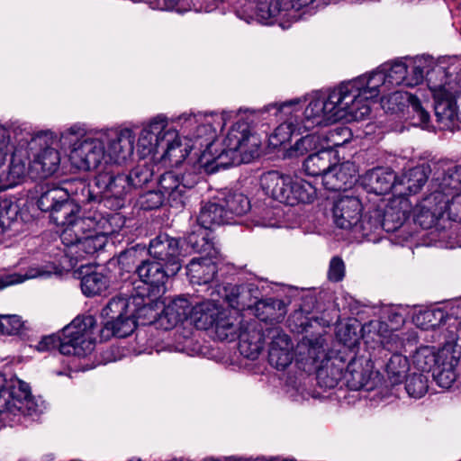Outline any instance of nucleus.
Masks as SVG:
<instances>
[{
	"label": "nucleus",
	"instance_id": "1",
	"mask_svg": "<svg viewBox=\"0 0 461 461\" xmlns=\"http://www.w3.org/2000/svg\"><path fill=\"white\" fill-rule=\"evenodd\" d=\"M386 86V74L380 66L367 77L360 76L326 91L319 89V102H322V122L319 125L365 120L371 113L370 102H375L381 87Z\"/></svg>",
	"mask_w": 461,
	"mask_h": 461
},
{
	"label": "nucleus",
	"instance_id": "2",
	"mask_svg": "<svg viewBox=\"0 0 461 461\" xmlns=\"http://www.w3.org/2000/svg\"><path fill=\"white\" fill-rule=\"evenodd\" d=\"M13 134L14 151L7 170L0 173V191L21 184L27 177L32 179L30 151L36 144L41 143L42 139H46V141L53 140L51 131L46 130L32 133L26 125H14Z\"/></svg>",
	"mask_w": 461,
	"mask_h": 461
},
{
	"label": "nucleus",
	"instance_id": "3",
	"mask_svg": "<svg viewBox=\"0 0 461 461\" xmlns=\"http://www.w3.org/2000/svg\"><path fill=\"white\" fill-rule=\"evenodd\" d=\"M96 321L94 316H77L62 330L61 336L44 337L37 345L39 351L58 348L62 355L86 357L90 354L95 344L94 330Z\"/></svg>",
	"mask_w": 461,
	"mask_h": 461
},
{
	"label": "nucleus",
	"instance_id": "4",
	"mask_svg": "<svg viewBox=\"0 0 461 461\" xmlns=\"http://www.w3.org/2000/svg\"><path fill=\"white\" fill-rule=\"evenodd\" d=\"M59 138L63 145L70 147L68 159L73 167L90 171L107 162L102 131L86 135L83 126L74 124L64 130Z\"/></svg>",
	"mask_w": 461,
	"mask_h": 461
},
{
	"label": "nucleus",
	"instance_id": "5",
	"mask_svg": "<svg viewBox=\"0 0 461 461\" xmlns=\"http://www.w3.org/2000/svg\"><path fill=\"white\" fill-rule=\"evenodd\" d=\"M199 179V175L194 171H186L181 176L172 171L167 172L160 176V189L143 194L139 198V203L143 210L158 209L167 196L171 207L184 208L188 202L190 192Z\"/></svg>",
	"mask_w": 461,
	"mask_h": 461
},
{
	"label": "nucleus",
	"instance_id": "6",
	"mask_svg": "<svg viewBox=\"0 0 461 461\" xmlns=\"http://www.w3.org/2000/svg\"><path fill=\"white\" fill-rule=\"evenodd\" d=\"M215 338L219 340L232 341L240 339L239 350L247 358L256 359L262 350L261 331L256 321L242 323L241 317L222 310L212 327Z\"/></svg>",
	"mask_w": 461,
	"mask_h": 461
},
{
	"label": "nucleus",
	"instance_id": "7",
	"mask_svg": "<svg viewBox=\"0 0 461 461\" xmlns=\"http://www.w3.org/2000/svg\"><path fill=\"white\" fill-rule=\"evenodd\" d=\"M461 351L450 347L435 350L434 347H421L413 356V364L420 373L431 376L442 388H450L456 380V368Z\"/></svg>",
	"mask_w": 461,
	"mask_h": 461
},
{
	"label": "nucleus",
	"instance_id": "8",
	"mask_svg": "<svg viewBox=\"0 0 461 461\" xmlns=\"http://www.w3.org/2000/svg\"><path fill=\"white\" fill-rule=\"evenodd\" d=\"M41 411V404L32 396L26 383L0 374V422L10 423L16 417L33 416Z\"/></svg>",
	"mask_w": 461,
	"mask_h": 461
},
{
	"label": "nucleus",
	"instance_id": "9",
	"mask_svg": "<svg viewBox=\"0 0 461 461\" xmlns=\"http://www.w3.org/2000/svg\"><path fill=\"white\" fill-rule=\"evenodd\" d=\"M261 141L251 132L248 122L240 121L231 126L223 140V149L215 158L217 167H229L249 163L259 156Z\"/></svg>",
	"mask_w": 461,
	"mask_h": 461
},
{
	"label": "nucleus",
	"instance_id": "10",
	"mask_svg": "<svg viewBox=\"0 0 461 461\" xmlns=\"http://www.w3.org/2000/svg\"><path fill=\"white\" fill-rule=\"evenodd\" d=\"M260 185L266 194L291 206L299 203H312L317 194L316 179L298 181L294 180L290 175L274 170L261 176Z\"/></svg>",
	"mask_w": 461,
	"mask_h": 461
},
{
	"label": "nucleus",
	"instance_id": "11",
	"mask_svg": "<svg viewBox=\"0 0 461 461\" xmlns=\"http://www.w3.org/2000/svg\"><path fill=\"white\" fill-rule=\"evenodd\" d=\"M82 216L70 221L63 229L60 239L65 249L66 256L77 264L88 256L94 255L102 249L107 241L104 235L99 234L90 226Z\"/></svg>",
	"mask_w": 461,
	"mask_h": 461
},
{
	"label": "nucleus",
	"instance_id": "12",
	"mask_svg": "<svg viewBox=\"0 0 461 461\" xmlns=\"http://www.w3.org/2000/svg\"><path fill=\"white\" fill-rule=\"evenodd\" d=\"M231 115L230 112L210 114L184 113L171 121L181 127L185 139L198 142L200 149L205 147L211 150L217 131L224 128Z\"/></svg>",
	"mask_w": 461,
	"mask_h": 461
},
{
	"label": "nucleus",
	"instance_id": "13",
	"mask_svg": "<svg viewBox=\"0 0 461 461\" xmlns=\"http://www.w3.org/2000/svg\"><path fill=\"white\" fill-rule=\"evenodd\" d=\"M131 304L127 296L113 297L101 312L104 327L101 330V338L107 339L112 336L125 338L131 335L136 328Z\"/></svg>",
	"mask_w": 461,
	"mask_h": 461
},
{
	"label": "nucleus",
	"instance_id": "14",
	"mask_svg": "<svg viewBox=\"0 0 461 461\" xmlns=\"http://www.w3.org/2000/svg\"><path fill=\"white\" fill-rule=\"evenodd\" d=\"M68 190L64 186L47 187L37 201L38 208L49 212L51 221L63 228L79 217V206L72 199H68Z\"/></svg>",
	"mask_w": 461,
	"mask_h": 461
},
{
	"label": "nucleus",
	"instance_id": "15",
	"mask_svg": "<svg viewBox=\"0 0 461 461\" xmlns=\"http://www.w3.org/2000/svg\"><path fill=\"white\" fill-rule=\"evenodd\" d=\"M374 368L375 362L370 356H358L357 353L348 356L343 371V385L351 391L373 390L375 387Z\"/></svg>",
	"mask_w": 461,
	"mask_h": 461
},
{
	"label": "nucleus",
	"instance_id": "16",
	"mask_svg": "<svg viewBox=\"0 0 461 461\" xmlns=\"http://www.w3.org/2000/svg\"><path fill=\"white\" fill-rule=\"evenodd\" d=\"M258 330L263 334L262 347L264 340L269 339L268 361L276 369H285L294 359L293 343L290 337L278 326L262 327L258 324Z\"/></svg>",
	"mask_w": 461,
	"mask_h": 461
},
{
	"label": "nucleus",
	"instance_id": "17",
	"mask_svg": "<svg viewBox=\"0 0 461 461\" xmlns=\"http://www.w3.org/2000/svg\"><path fill=\"white\" fill-rule=\"evenodd\" d=\"M106 160L123 163L133 154L135 133L129 128L103 131Z\"/></svg>",
	"mask_w": 461,
	"mask_h": 461
},
{
	"label": "nucleus",
	"instance_id": "18",
	"mask_svg": "<svg viewBox=\"0 0 461 461\" xmlns=\"http://www.w3.org/2000/svg\"><path fill=\"white\" fill-rule=\"evenodd\" d=\"M168 127V119L163 114L155 116L143 127L137 142V151L141 158L156 156L160 153Z\"/></svg>",
	"mask_w": 461,
	"mask_h": 461
},
{
	"label": "nucleus",
	"instance_id": "19",
	"mask_svg": "<svg viewBox=\"0 0 461 461\" xmlns=\"http://www.w3.org/2000/svg\"><path fill=\"white\" fill-rule=\"evenodd\" d=\"M347 357L341 349H328L319 363V388L325 390L343 386V371Z\"/></svg>",
	"mask_w": 461,
	"mask_h": 461
},
{
	"label": "nucleus",
	"instance_id": "20",
	"mask_svg": "<svg viewBox=\"0 0 461 461\" xmlns=\"http://www.w3.org/2000/svg\"><path fill=\"white\" fill-rule=\"evenodd\" d=\"M331 212L336 227L355 230L361 219L363 204L357 196L342 195L333 199Z\"/></svg>",
	"mask_w": 461,
	"mask_h": 461
},
{
	"label": "nucleus",
	"instance_id": "21",
	"mask_svg": "<svg viewBox=\"0 0 461 461\" xmlns=\"http://www.w3.org/2000/svg\"><path fill=\"white\" fill-rule=\"evenodd\" d=\"M95 186L98 190L100 199L109 203L114 199V206H122L123 197L131 190L126 175H113L110 172H102L95 178Z\"/></svg>",
	"mask_w": 461,
	"mask_h": 461
},
{
	"label": "nucleus",
	"instance_id": "22",
	"mask_svg": "<svg viewBox=\"0 0 461 461\" xmlns=\"http://www.w3.org/2000/svg\"><path fill=\"white\" fill-rule=\"evenodd\" d=\"M149 254L158 261L165 262L171 275H176L181 268L179 242L167 234H159L150 240Z\"/></svg>",
	"mask_w": 461,
	"mask_h": 461
},
{
	"label": "nucleus",
	"instance_id": "23",
	"mask_svg": "<svg viewBox=\"0 0 461 461\" xmlns=\"http://www.w3.org/2000/svg\"><path fill=\"white\" fill-rule=\"evenodd\" d=\"M364 327L357 319H348L339 322L335 328L336 345L330 349H341L342 355L348 356L358 353L359 345L363 339Z\"/></svg>",
	"mask_w": 461,
	"mask_h": 461
},
{
	"label": "nucleus",
	"instance_id": "24",
	"mask_svg": "<svg viewBox=\"0 0 461 461\" xmlns=\"http://www.w3.org/2000/svg\"><path fill=\"white\" fill-rule=\"evenodd\" d=\"M362 185L368 193L384 195L390 192L399 195V181L394 171L389 167H375L362 177Z\"/></svg>",
	"mask_w": 461,
	"mask_h": 461
},
{
	"label": "nucleus",
	"instance_id": "25",
	"mask_svg": "<svg viewBox=\"0 0 461 461\" xmlns=\"http://www.w3.org/2000/svg\"><path fill=\"white\" fill-rule=\"evenodd\" d=\"M56 136L53 134L52 140L42 139L41 143L37 145L46 144L47 147L42 149L40 152L33 155V159L31 163V172L32 173V179H43L54 175L59 168L61 157L58 149L50 147V144L54 142Z\"/></svg>",
	"mask_w": 461,
	"mask_h": 461
},
{
	"label": "nucleus",
	"instance_id": "26",
	"mask_svg": "<svg viewBox=\"0 0 461 461\" xmlns=\"http://www.w3.org/2000/svg\"><path fill=\"white\" fill-rule=\"evenodd\" d=\"M159 294H160L157 293H149L145 295L137 291L135 294L127 297L129 304H131L130 309H131L135 320L143 319L149 323L155 321H159L161 309L164 305V303L158 300Z\"/></svg>",
	"mask_w": 461,
	"mask_h": 461
},
{
	"label": "nucleus",
	"instance_id": "27",
	"mask_svg": "<svg viewBox=\"0 0 461 461\" xmlns=\"http://www.w3.org/2000/svg\"><path fill=\"white\" fill-rule=\"evenodd\" d=\"M194 148V143L183 142L178 131L169 125L160 149V159L170 166H178Z\"/></svg>",
	"mask_w": 461,
	"mask_h": 461
},
{
	"label": "nucleus",
	"instance_id": "28",
	"mask_svg": "<svg viewBox=\"0 0 461 461\" xmlns=\"http://www.w3.org/2000/svg\"><path fill=\"white\" fill-rule=\"evenodd\" d=\"M166 267L158 261L144 260L137 267L136 273L144 285L151 287V293L162 294L166 282L172 276L168 266Z\"/></svg>",
	"mask_w": 461,
	"mask_h": 461
},
{
	"label": "nucleus",
	"instance_id": "29",
	"mask_svg": "<svg viewBox=\"0 0 461 461\" xmlns=\"http://www.w3.org/2000/svg\"><path fill=\"white\" fill-rule=\"evenodd\" d=\"M192 303L187 298L178 296L163 307L159 323L165 330H170L188 318L191 320Z\"/></svg>",
	"mask_w": 461,
	"mask_h": 461
},
{
	"label": "nucleus",
	"instance_id": "30",
	"mask_svg": "<svg viewBox=\"0 0 461 461\" xmlns=\"http://www.w3.org/2000/svg\"><path fill=\"white\" fill-rule=\"evenodd\" d=\"M388 102L392 104H395L397 105L396 108L390 107V109L397 110L399 112H403L404 107L407 106L408 109H411L409 112L412 113V117L418 118V124L423 128L428 127L430 115L422 106V104L417 95L409 93L402 94L395 92L390 96Z\"/></svg>",
	"mask_w": 461,
	"mask_h": 461
},
{
	"label": "nucleus",
	"instance_id": "31",
	"mask_svg": "<svg viewBox=\"0 0 461 461\" xmlns=\"http://www.w3.org/2000/svg\"><path fill=\"white\" fill-rule=\"evenodd\" d=\"M197 221L201 227L206 230L230 223L220 196L202 204Z\"/></svg>",
	"mask_w": 461,
	"mask_h": 461
},
{
	"label": "nucleus",
	"instance_id": "32",
	"mask_svg": "<svg viewBox=\"0 0 461 461\" xmlns=\"http://www.w3.org/2000/svg\"><path fill=\"white\" fill-rule=\"evenodd\" d=\"M381 214H384V231L390 233L398 230L410 218L411 210L406 200L400 201L397 204L393 201L381 207Z\"/></svg>",
	"mask_w": 461,
	"mask_h": 461
},
{
	"label": "nucleus",
	"instance_id": "33",
	"mask_svg": "<svg viewBox=\"0 0 461 461\" xmlns=\"http://www.w3.org/2000/svg\"><path fill=\"white\" fill-rule=\"evenodd\" d=\"M82 217L91 223L90 226L94 230L99 234L104 235L105 238L118 232L124 224V220L119 213L104 215L102 212L95 211L88 212Z\"/></svg>",
	"mask_w": 461,
	"mask_h": 461
},
{
	"label": "nucleus",
	"instance_id": "34",
	"mask_svg": "<svg viewBox=\"0 0 461 461\" xmlns=\"http://www.w3.org/2000/svg\"><path fill=\"white\" fill-rule=\"evenodd\" d=\"M431 169L429 165L422 164L410 168L401 179L399 186L403 185L404 191L399 190V195H412L418 194L427 183Z\"/></svg>",
	"mask_w": 461,
	"mask_h": 461
},
{
	"label": "nucleus",
	"instance_id": "35",
	"mask_svg": "<svg viewBox=\"0 0 461 461\" xmlns=\"http://www.w3.org/2000/svg\"><path fill=\"white\" fill-rule=\"evenodd\" d=\"M223 308L213 301H203L192 307L191 321L199 330L212 329Z\"/></svg>",
	"mask_w": 461,
	"mask_h": 461
},
{
	"label": "nucleus",
	"instance_id": "36",
	"mask_svg": "<svg viewBox=\"0 0 461 461\" xmlns=\"http://www.w3.org/2000/svg\"><path fill=\"white\" fill-rule=\"evenodd\" d=\"M186 269L190 282L196 285L210 283L217 273V266L210 258H194Z\"/></svg>",
	"mask_w": 461,
	"mask_h": 461
},
{
	"label": "nucleus",
	"instance_id": "37",
	"mask_svg": "<svg viewBox=\"0 0 461 461\" xmlns=\"http://www.w3.org/2000/svg\"><path fill=\"white\" fill-rule=\"evenodd\" d=\"M449 314L441 307H426L420 309L412 316L413 323L423 330H435L445 324Z\"/></svg>",
	"mask_w": 461,
	"mask_h": 461
},
{
	"label": "nucleus",
	"instance_id": "38",
	"mask_svg": "<svg viewBox=\"0 0 461 461\" xmlns=\"http://www.w3.org/2000/svg\"><path fill=\"white\" fill-rule=\"evenodd\" d=\"M339 322L340 311L335 304L334 294L319 287V326H337Z\"/></svg>",
	"mask_w": 461,
	"mask_h": 461
},
{
	"label": "nucleus",
	"instance_id": "39",
	"mask_svg": "<svg viewBox=\"0 0 461 461\" xmlns=\"http://www.w3.org/2000/svg\"><path fill=\"white\" fill-rule=\"evenodd\" d=\"M54 269L52 265L32 266L23 274L0 273V289L23 283L28 279L48 277L54 272Z\"/></svg>",
	"mask_w": 461,
	"mask_h": 461
},
{
	"label": "nucleus",
	"instance_id": "40",
	"mask_svg": "<svg viewBox=\"0 0 461 461\" xmlns=\"http://www.w3.org/2000/svg\"><path fill=\"white\" fill-rule=\"evenodd\" d=\"M383 215L380 205L371 206L364 214L361 212L360 221L354 231L368 240L372 234L380 235L384 231Z\"/></svg>",
	"mask_w": 461,
	"mask_h": 461
},
{
	"label": "nucleus",
	"instance_id": "41",
	"mask_svg": "<svg viewBox=\"0 0 461 461\" xmlns=\"http://www.w3.org/2000/svg\"><path fill=\"white\" fill-rule=\"evenodd\" d=\"M319 176L326 191L339 192L348 188V175L341 170V165L330 167V166L319 164Z\"/></svg>",
	"mask_w": 461,
	"mask_h": 461
},
{
	"label": "nucleus",
	"instance_id": "42",
	"mask_svg": "<svg viewBox=\"0 0 461 461\" xmlns=\"http://www.w3.org/2000/svg\"><path fill=\"white\" fill-rule=\"evenodd\" d=\"M336 132L329 131L325 137L319 135V164L330 166V167L340 165V158L339 155L338 148L345 142L333 141L332 137L336 136Z\"/></svg>",
	"mask_w": 461,
	"mask_h": 461
},
{
	"label": "nucleus",
	"instance_id": "43",
	"mask_svg": "<svg viewBox=\"0 0 461 461\" xmlns=\"http://www.w3.org/2000/svg\"><path fill=\"white\" fill-rule=\"evenodd\" d=\"M384 368L388 381L392 386H395L401 384L408 377L407 372L410 369V363L405 356L394 353L390 356Z\"/></svg>",
	"mask_w": 461,
	"mask_h": 461
},
{
	"label": "nucleus",
	"instance_id": "44",
	"mask_svg": "<svg viewBox=\"0 0 461 461\" xmlns=\"http://www.w3.org/2000/svg\"><path fill=\"white\" fill-rule=\"evenodd\" d=\"M297 365L309 375L317 374V346L314 341L304 338L297 347Z\"/></svg>",
	"mask_w": 461,
	"mask_h": 461
},
{
	"label": "nucleus",
	"instance_id": "45",
	"mask_svg": "<svg viewBox=\"0 0 461 461\" xmlns=\"http://www.w3.org/2000/svg\"><path fill=\"white\" fill-rule=\"evenodd\" d=\"M226 214L231 223L235 217L247 213L251 206L249 198L241 193H228L220 196Z\"/></svg>",
	"mask_w": 461,
	"mask_h": 461
},
{
	"label": "nucleus",
	"instance_id": "46",
	"mask_svg": "<svg viewBox=\"0 0 461 461\" xmlns=\"http://www.w3.org/2000/svg\"><path fill=\"white\" fill-rule=\"evenodd\" d=\"M255 312L258 318L265 322L279 321L285 314V305L281 300L267 298L256 303Z\"/></svg>",
	"mask_w": 461,
	"mask_h": 461
},
{
	"label": "nucleus",
	"instance_id": "47",
	"mask_svg": "<svg viewBox=\"0 0 461 461\" xmlns=\"http://www.w3.org/2000/svg\"><path fill=\"white\" fill-rule=\"evenodd\" d=\"M403 59H407V58L397 59L381 65L384 74H386L389 86H405L409 65Z\"/></svg>",
	"mask_w": 461,
	"mask_h": 461
},
{
	"label": "nucleus",
	"instance_id": "48",
	"mask_svg": "<svg viewBox=\"0 0 461 461\" xmlns=\"http://www.w3.org/2000/svg\"><path fill=\"white\" fill-rule=\"evenodd\" d=\"M456 94L447 93L445 96L438 98L435 102L434 112L437 121L444 122L446 125L456 122Z\"/></svg>",
	"mask_w": 461,
	"mask_h": 461
},
{
	"label": "nucleus",
	"instance_id": "49",
	"mask_svg": "<svg viewBox=\"0 0 461 461\" xmlns=\"http://www.w3.org/2000/svg\"><path fill=\"white\" fill-rule=\"evenodd\" d=\"M431 63L432 58L425 55L410 59L405 86L414 87L421 84L424 79V69L427 68L426 72L429 74Z\"/></svg>",
	"mask_w": 461,
	"mask_h": 461
},
{
	"label": "nucleus",
	"instance_id": "50",
	"mask_svg": "<svg viewBox=\"0 0 461 461\" xmlns=\"http://www.w3.org/2000/svg\"><path fill=\"white\" fill-rule=\"evenodd\" d=\"M186 242L195 252L205 253L210 257L215 253L209 230L201 226L187 235Z\"/></svg>",
	"mask_w": 461,
	"mask_h": 461
},
{
	"label": "nucleus",
	"instance_id": "51",
	"mask_svg": "<svg viewBox=\"0 0 461 461\" xmlns=\"http://www.w3.org/2000/svg\"><path fill=\"white\" fill-rule=\"evenodd\" d=\"M65 189L68 190V199H72L77 203H90L92 201L100 200L98 192L95 194L91 186L81 179H77L72 182L66 183Z\"/></svg>",
	"mask_w": 461,
	"mask_h": 461
},
{
	"label": "nucleus",
	"instance_id": "52",
	"mask_svg": "<svg viewBox=\"0 0 461 461\" xmlns=\"http://www.w3.org/2000/svg\"><path fill=\"white\" fill-rule=\"evenodd\" d=\"M109 282L101 273H91L83 276L81 280L82 292L87 296L100 294L108 288Z\"/></svg>",
	"mask_w": 461,
	"mask_h": 461
},
{
	"label": "nucleus",
	"instance_id": "53",
	"mask_svg": "<svg viewBox=\"0 0 461 461\" xmlns=\"http://www.w3.org/2000/svg\"><path fill=\"white\" fill-rule=\"evenodd\" d=\"M404 388L410 397L420 399L429 390V375L422 373H413L405 380Z\"/></svg>",
	"mask_w": 461,
	"mask_h": 461
},
{
	"label": "nucleus",
	"instance_id": "54",
	"mask_svg": "<svg viewBox=\"0 0 461 461\" xmlns=\"http://www.w3.org/2000/svg\"><path fill=\"white\" fill-rule=\"evenodd\" d=\"M431 206L422 202L420 208L414 212L413 221L422 229L428 230L432 228L437 222L442 219L440 212H435Z\"/></svg>",
	"mask_w": 461,
	"mask_h": 461
},
{
	"label": "nucleus",
	"instance_id": "55",
	"mask_svg": "<svg viewBox=\"0 0 461 461\" xmlns=\"http://www.w3.org/2000/svg\"><path fill=\"white\" fill-rule=\"evenodd\" d=\"M439 188L427 195L423 202L431 206L432 209H436L435 212H440L441 216L444 217L451 201L449 196L452 197V194L447 188L441 187V185Z\"/></svg>",
	"mask_w": 461,
	"mask_h": 461
},
{
	"label": "nucleus",
	"instance_id": "56",
	"mask_svg": "<svg viewBox=\"0 0 461 461\" xmlns=\"http://www.w3.org/2000/svg\"><path fill=\"white\" fill-rule=\"evenodd\" d=\"M14 125L23 124L19 122H12L7 126L0 124V167L5 164L11 148L14 149L13 128Z\"/></svg>",
	"mask_w": 461,
	"mask_h": 461
},
{
	"label": "nucleus",
	"instance_id": "57",
	"mask_svg": "<svg viewBox=\"0 0 461 461\" xmlns=\"http://www.w3.org/2000/svg\"><path fill=\"white\" fill-rule=\"evenodd\" d=\"M441 187L447 188L452 194H461V165L449 167L445 172Z\"/></svg>",
	"mask_w": 461,
	"mask_h": 461
},
{
	"label": "nucleus",
	"instance_id": "58",
	"mask_svg": "<svg viewBox=\"0 0 461 461\" xmlns=\"http://www.w3.org/2000/svg\"><path fill=\"white\" fill-rule=\"evenodd\" d=\"M299 100H291L282 104H270L264 107L265 112H270L272 109H275V115L280 116V119L287 118L294 115L295 118H299L297 113L299 110L297 109V104H299ZM297 122V119L294 120V123Z\"/></svg>",
	"mask_w": 461,
	"mask_h": 461
},
{
	"label": "nucleus",
	"instance_id": "59",
	"mask_svg": "<svg viewBox=\"0 0 461 461\" xmlns=\"http://www.w3.org/2000/svg\"><path fill=\"white\" fill-rule=\"evenodd\" d=\"M293 150L296 156H317V137L314 133L307 134L295 142Z\"/></svg>",
	"mask_w": 461,
	"mask_h": 461
},
{
	"label": "nucleus",
	"instance_id": "60",
	"mask_svg": "<svg viewBox=\"0 0 461 461\" xmlns=\"http://www.w3.org/2000/svg\"><path fill=\"white\" fill-rule=\"evenodd\" d=\"M126 176L131 189L139 188L151 180L152 173L147 167L138 166Z\"/></svg>",
	"mask_w": 461,
	"mask_h": 461
},
{
	"label": "nucleus",
	"instance_id": "61",
	"mask_svg": "<svg viewBox=\"0 0 461 461\" xmlns=\"http://www.w3.org/2000/svg\"><path fill=\"white\" fill-rule=\"evenodd\" d=\"M23 327V322L20 316L15 314L0 315V331L6 335H15L20 332Z\"/></svg>",
	"mask_w": 461,
	"mask_h": 461
},
{
	"label": "nucleus",
	"instance_id": "62",
	"mask_svg": "<svg viewBox=\"0 0 461 461\" xmlns=\"http://www.w3.org/2000/svg\"><path fill=\"white\" fill-rule=\"evenodd\" d=\"M294 130V122L289 119V122L281 123L276 128L270 136V142L275 145H282L290 140Z\"/></svg>",
	"mask_w": 461,
	"mask_h": 461
},
{
	"label": "nucleus",
	"instance_id": "63",
	"mask_svg": "<svg viewBox=\"0 0 461 461\" xmlns=\"http://www.w3.org/2000/svg\"><path fill=\"white\" fill-rule=\"evenodd\" d=\"M285 0H273L268 5H262L259 7L260 16L264 19L277 17L284 11L290 9L299 10L302 7L287 6L285 5Z\"/></svg>",
	"mask_w": 461,
	"mask_h": 461
},
{
	"label": "nucleus",
	"instance_id": "64",
	"mask_svg": "<svg viewBox=\"0 0 461 461\" xmlns=\"http://www.w3.org/2000/svg\"><path fill=\"white\" fill-rule=\"evenodd\" d=\"M285 0H273L268 5H262L259 7L260 16L264 19L277 17L284 11L290 9L299 10L302 7L287 6L285 5Z\"/></svg>",
	"mask_w": 461,
	"mask_h": 461
}]
</instances>
